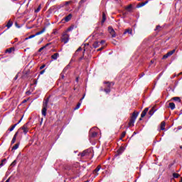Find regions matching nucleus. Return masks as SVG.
Segmentation results:
<instances>
[{
    "instance_id": "f257e3e1",
    "label": "nucleus",
    "mask_w": 182,
    "mask_h": 182,
    "mask_svg": "<svg viewBox=\"0 0 182 182\" xmlns=\"http://www.w3.org/2000/svg\"><path fill=\"white\" fill-rule=\"evenodd\" d=\"M49 102V99L46 100L43 103V108L41 113L44 117H46V112H48V103Z\"/></svg>"
},
{
    "instance_id": "f03ea898",
    "label": "nucleus",
    "mask_w": 182,
    "mask_h": 182,
    "mask_svg": "<svg viewBox=\"0 0 182 182\" xmlns=\"http://www.w3.org/2000/svg\"><path fill=\"white\" fill-rule=\"evenodd\" d=\"M92 153H93V149H88L83 151L82 153H80V156H81V157H89L92 156Z\"/></svg>"
},
{
    "instance_id": "7ed1b4c3",
    "label": "nucleus",
    "mask_w": 182,
    "mask_h": 182,
    "mask_svg": "<svg viewBox=\"0 0 182 182\" xmlns=\"http://www.w3.org/2000/svg\"><path fill=\"white\" fill-rule=\"evenodd\" d=\"M69 39H70L69 34H68V33L66 31H64L62 34L61 41L63 43L66 44V43H68V42H69Z\"/></svg>"
},
{
    "instance_id": "20e7f679",
    "label": "nucleus",
    "mask_w": 182,
    "mask_h": 182,
    "mask_svg": "<svg viewBox=\"0 0 182 182\" xmlns=\"http://www.w3.org/2000/svg\"><path fill=\"white\" fill-rule=\"evenodd\" d=\"M46 31V27L43 28V29L33 35H31L28 37V39H32V38H35V36H38L39 35H42Z\"/></svg>"
},
{
    "instance_id": "39448f33",
    "label": "nucleus",
    "mask_w": 182,
    "mask_h": 182,
    "mask_svg": "<svg viewBox=\"0 0 182 182\" xmlns=\"http://www.w3.org/2000/svg\"><path fill=\"white\" fill-rule=\"evenodd\" d=\"M176 52V50H172L168 52L166 55L163 56V59H167V58H170L172 55H173Z\"/></svg>"
},
{
    "instance_id": "423d86ee",
    "label": "nucleus",
    "mask_w": 182,
    "mask_h": 182,
    "mask_svg": "<svg viewBox=\"0 0 182 182\" xmlns=\"http://www.w3.org/2000/svg\"><path fill=\"white\" fill-rule=\"evenodd\" d=\"M108 31L109 32L112 38H116V32H114V29H113V28L109 27Z\"/></svg>"
},
{
    "instance_id": "0eeeda50",
    "label": "nucleus",
    "mask_w": 182,
    "mask_h": 182,
    "mask_svg": "<svg viewBox=\"0 0 182 182\" xmlns=\"http://www.w3.org/2000/svg\"><path fill=\"white\" fill-rule=\"evenodd\" d=\"M147 112H149V107L145 108L141 114V118H139V120H142L143 117H144L147 114Z\"/></svg>"
},
{
    "instance_id": "6e6552de",
    "label": "nucleus",
    "mask_w": 182,
    "mask_h": 182,
    "mask_svg": "<svg viewBox=\"0 0 182 182\" xmlns=\"http://www.w3.org/2000/svg\"><path fill=\"white\" fill-rule=\"evenodd\" d=\"M72 19V14H68L67 16H65L64 18L62 19V22L65 23V22H69Z\"/></svg>"
},
{
    "instance_id": "1a4fd4ad",
    "label": "nucleus",
    "mask_w": 182,
    "mask_h": 182,
    "mask_svg": "<svg viewBox=\"0 0 182 182\" xmlns=\"http://www.w3.org/2000/svg\"><path fill=\"white\" fill-rule=\"evenodd\" d=\"M21 129L23 130L24 134H26L28 132H29V129H28V123L25 124Z\"/></svg>"
},
{
    "instance_id": "9d476101",
    "label": "nucleus",
    "mask_w": 182,
    "mask_h": 182,
    "mask_svg": "<svg viewBox=\"0 0 182 182\" xmlns=\"http://www.w3.org/2000/svg\"><path fill=\"white\" fill-rule=\"evenodd\" d=\"M102 168V166H100V165H99L98 166H97V168L94 170L93 171V174H95V177L99 176V171H100V169Z\"/></svg>"
},
{
    "instance_id": "9b49d317",
    "label": "nucleus",
    "mask_w": 182,
    "mask_h": 182,
    "mask_svg": "<svg viewBox=\"0 0 182 182\" xmlns=\"http://www.w3.org/2000/svg\"><path fill=\"white\" fill-rule=\"evenodd\" d=\"M90 139H93L97 136V132H92V130L90 131Z\"/></svg>"
},
{
    "instance_id": "f8f14e48",
    "label": "nucleus",
    "mask_w": 182,
    "mask_h": 182,
    "mask_svg": "<svg viewBox=\"0 0 182 182\" xmlns=\"http://www.w3.org/2000/svg\"><path fill=\"white\" fill-rule=\"evenodd\" d=\"M137 116H139V112H133L131 117V119L136 120L137 119Z\"/></svg>"
},
{
    "instance_id": "ddd939ff",
    "label": "nucleus",
    "mask_w": 182,
    "mask_h": 182,
    "mask_svg": "<svg viewBox=\"0 0 182 182\" xmlns=\"http://www.w3.org/2000/svg\"><path fill=\"white\" fill-rule=\"evenodd\" d=\"M18 133H19L18 132H16L15 133V134H14V137H13V139H12V140H11V144H14L15 142L16 141V137H18Z\"/></svg>"
},
{
    "instance_id": "4468645a",
    "label": "nucleus",
    "mask_w": 182,
    "mask_h": 182,
    "mask_svg": "<svg viewBox=\"0 0 182 182\" xmlns=\"http://www.w3.org/2000/svg\"><path fill=\"white\" fill-rule=\"evenodd\" d=\"M171 100H173V102H177L178 103H181V98H180V97H172Z\"/></svg>"
},
{
    "instance_id": "2eb2a0df",
    "label": "nucleus",
    "mask_w": 182,
    "mask_h": 182,
    "mask_svg": "<svg viewBox=\"0 0 182 182\" xmlns=\"http://www.w3.org/2000/svg\"><path fill=\"white\" fill-rule=\"evenodd\" d=\"M58 58H59L58 53H55L53 55H51V59H53V60H56V59H58Z\"/></svg>"
},
{
    "instance_id": "dca6fc26",
    "label": "nucleus",
    "mask_w": 182,
    "mask_h": 182,
    "mask_svg": "<svg viewBox=\"0 0 182 182\" xmlns=\"http://www.w3.org/2000/svg\"><path fill=\"white\" fill-rule=\"evenodd\" d=\"M106 22V14L105 12L102 13V19L101 21V25H103Z\"/></svg>"
},
{
    "instance_id": "f3484780",
    "label": "nucleus",
    "mask_w": 182,
    "mask_h": 182,
    "mask_svg": "<svg viewBox=\"0 0 182 182\" xmlns=\"http://www.w3.org/2000/svg\"><path fill=\"white\" fill-rule=\"evenodd\" d=\"M146 4H149V0H146L145 2L138 4L137 8H141V6H144V5H146Z\"/></svg>"
},
{
    "instance_id": "a211bd4d",
    "label": "nucleus",
    "mask_w": 182,
    "mask_h": 182,
    "mask_svg": "<svg viewBox=\"0 0 182 182\" xmlns=\"http://www.w3.org/2000/svg\"><path fill=\"white\" fill-rule=\"evenodd\" d=\"M109 88H105L104 89V92H105V93H110V88L112 87V84H109V86H108Z\"/></svg>"
},
{
    "instance_id": "6ab92c4d",
    "label": "nucleus",
    "mask_w": 182,
    "mask_h": 182,
    "mask_svg": "<svg viewBox=\"0 0 182 182\" xmlns=\"http://www.w3.org/2000/svg\"><path fill=\"white\" fill-rule=\"evenodd\" d=\"M169 107L171 110H174V109H176V104H174V102H170Z\"/></svg>"
},
{
    "instance_id": "aec40b11",
    "label": "nucleus",
    "mask_w": 182,
    "mask_h": 182,
    "mask_svg": "<svg viewBox=\"0 0 182 182\" xmlns=\"http://www.w3.org/2000/svg\"><path fill=\"white\" fill-rule=\"evenodd\" d=\"M126 33H129V35H132V33H133V30H132V29H127V30H125V31L124 32V35H126Z\"/></svg>"
},
{
    "instance_id": "412c9836",
    "label": "nucleus",
    "mask_w": 182,
    "mask_h": 182,
    "mask_svg": "<svg viewBox=\"0 0 182 182\" xmlns=\"http://www.w3.org/2000/svg\"><path fill=\"white\" fill-rule=\"evenodd\" d=\"M74 29L75 26H71L65 31V32L68 33V32H72V31H73Z\"/></svg>"
},
{
    "instance_id": "4be33fe9",
    "label": "nucleus",
    "mask_w": 182,
    "mask_h": 182,
    "mask_svg": "<svg viewBox=\"0 0 182 182\" xmlns=\"http://www.w3.org/2000/svg\"><path fill=\"white\" fill-rule=\"evenodd\" d=\"M161 130H166V122H162L161 123Z\"/></svg>"
},
{
    "instance_id": "5701e85b",
    "label": "nucleus",
    "mask_w": 182,
    "mask_h": 182,
    "mask_svg": "<svg viewBox=\"0 0 182 182\" xmlns=\"http://www.w3.org/2000/svg\"><path fill=\"white\" fill-rule=\"evenodd\" d=\"M100 45V43H99V41H95L93 43L92 46H93V48H95L96 49V48H99Z\"/></svg>"
},
{
    "instance_id": "b1692460",
    "label": "nucleus",
    "mask_w": 182,
    "mask_h": 182,
    "mask_svg": "<svg viewBox=\"0 0 182 182\" xmlns=\"http://www.w3.org/2000/svg\"><path fill=\"white\" fill-rule=\"evenodd\" d=\"M155 112H156V109H154V107H152L149 112V114H150V116H153Z\"/></svg>"
},
{
    "instance_id": "393cba45",
    "label": "nucleus",
    "mask_w": 182,
    "mask_h": 182,
    "mask_svg": "<svg viewBox=\"0 0 182 182\" xmlns=\"http://www.w3.org/2000/svg\"><path fill=\"white\" fill-rule=\"evenodd\" d=\"M12 25H14V23L11 21H9V22L7 23L6 26V28H8V29H9V28H11V26H12Z\"/></svg>"
},
{
    "instance_id": "a878e982",
    "label": "nucleus",
    "mask_w": 182,
    "mask_h": 182,
    "mask_svg": "<svg viewBox=\"0 0 182 182\" xmlns=\"http://www.w3.org/2000/svg\"><path fill=\"white\" fill-rule=\"evenodd\" d=\"M134 122H136V120L131 119L129 122V127H131V126H134Z\"/></svg>"
},
{
    "instance_id": "bb28decb",
    "label": "nucleus",
    "mask_w": 182,
    "mask_h": 182,
    "mask_svg": "<svg viewBox=\"0 0 182 182\" xmlns=\"http://www.w3.org/2000/svg\"><path fill=\"white\" fill-rule=\"evenodd\" d=\"M124 150H125L124 146H121L119 148V149L118 150L119 154H122L123 153V151H124Z\"/></svg>"
},
{
    "instance_id": "cd10ccee",
    "label": "nucleus",
    "mask_w": 182,
    "mask_h": 182,
    "mask_svg": "<svg viewBox=\"0 0 182 182\" xmlns=\"http://www.w3.org/2000/svg\"><path fill=\"white\" fill-rule=\"evenodd\" d=\"M19 148V144H16L11 149V151H14V150H17V149Z\"/></svg>"
},
{
    "instance_id": "c85d7f7f",
    "label": "nucleus",
    "mask_w": 182,
    "mask_h": 182,
    "mask_svg": "<svg viewBox=\"0 0 182 182\" xmlns=\"http://www.w3.org/2000/svg\"><path fill=\"white\" fill-rule=\"evenodd\" d=\"M18 126V124H15L10 129H9V132H14V129Z\"/></svg>"
},
{
    "instance_id": "c756f323",
    "label": "nucleus",
    "mask_w": 182,
    "mask_h": 182,
    "mask_svg": "<svg viewBox=\"0 0 182 182\" xmlns=\"http://www.w3.org/2000/svg\"><path fill=\"white\" fill-rule=\"evenodd\" d=\"M74 2H75V0H70V1H65V5H69L70 4H74Z\"/></svg>"
},
{
    "instance_id": "7c9ffc66",
    "label": "nucleus",
    "mask_w": 182,
    "mask_h": 182,
    "mask_svg": "<svg viewBox=\"0 0 182 182\" xmlns=\"http://www.w3.org/2000/svg\"><path fill=\"white\" fill-rule=\"evenodd\" d=\"M81 105H82V102H78L76 107L74 108V110H77V109L80 107Z\"/></svg>"
},
{
    "instance_id": "2f4dec72",
    "label": "nucleus",
    "mask_w": 182,
    "mask_h": 182,
    "mask_svg": "<svg viewBox=\"0 0 182 182\" xmlns=\"http://www.w3.org/2000/svg\"><path fill=\"white\" fill-rule=\"evenodd\" d=\"M173 178H178V177H180V174H178L177 173H173Z\"/></svg>"
},
{
    "instance_id": "473e14b6",
    "label": "nucleus",
    "mask_w": 182,
    "mask_h": 182,
    "mask_svg": "<svg viewBox=\"0 0 182 182\" xmlns=\"http://www.w3.org/2000/svg\"><path fill=\"white\" fill-rule=\"evenodd\" d=\"M41 8H42V6L39 5L38 7L37 8V9L35 10L36 14H38V12H39V11H41Z\"/></svg>"
},
{
    "instance_id": "72a5a7b5",
    "label": "nucleus",
    "mask_w": 182,
    "mask_h": 182,
    "mask_svg": "<svg viewBox=\"0 0 182 182\" xmlns=\"http://www.w3.org/2000/svg\"><path fill=\"white\" fill-rule=\"evenodd\" d=\"M6 163V159H3L1 161V163L0 164V167H2L4 164H5Z\"/></svg>"
},
{
    "instance_id": "f704fd0d",
    "label": "nucleus",
    "mask_w": 182,
    "mask_h": 182,
    "mask_svg": "<svg viewBox=\"0 0 182 182\" xmlns=\"http://www.w3.org/2000/svg\"><path fill=\"white\" fill-rule=\"evenodd\" d=\"M12 50H14V48H9L6 50L8 53H12Z\"/></svg>"
},
{
    "instance_id": "c9c22d12",
    "label": "nucleus",
    "mask_w": 182,
    "mask_h": 182,
    "mask_svg": "<svg viewBox=\"0 0 182 182\" xmlns=\"http://www.w3.org/2000/svg\"><path fill=\"white\" fill-rule=\"evenodd\" d=\"M180 75H182V73H180L179 74H174L171 79H174V77H177V76H180Z\"/></svg>"
},
{
    "instance_id": "e433bc0d",
    "label": "nucleus",
    "mask_w": 182,
    "mask_h": 182,
    "mask_svg": "<svg viewBox=\"0 0 182 182\" xmlns=\"http://www.w3.org/2000/svg\"><path fill=\"white\" fill-rule=\"evenodd\" d=\"M126 9H127V11H130V9H132V4L127 6V8H126Z\"/></svg>"
},
{
    "instance_id": "4c0bfd02",
    "label": "nucleus",
    "mask_w": 182,
    "mask_h": 182,
    "mask_svg": "<svg viewBox=\"0 0 182 182\" xmlns=\"http://www.w3.org/2000/svg\"><path fill=\"white\" fill-rule=\"evenodd\" d=\"M160 29H161V26H157L155 28V31H160Z\"/></svg>"
},
{
    "instance_id": "58836bf2",
    "label": "nucleus",
    "mask_w": 182,
    "mask_h": 182,
    "mask_svg": "<svg viewBox=\"0 0 182 182\" xmlns=\"http://www.w3.org/2000/svg\"><path fill=\"white\" fill-rule=\"evenodd\" d=\"M85 2H86V0H80V1L79 2V5H82V4H85Z\"/></svg>"
},
{
    "instance_id": "ea45409f",
    "label": "nucleus",
    "mask_w": 182,
    "mask_h": 182,
    "mask_svg": "<svg viewBox=\"0 0 182 182\" xmlns=\"http://www.w3.org/2000/svg\"><path fill=\"white\" fill-rule=\"evenodd\" d=\"M45 48H46V46H43V47H41L40 49H38V52L43 51V49H45Z\"/></svg>"
},
{
    "instance_id": "a19ab883",
    "label": "nucleus",
    "mask_w": 182,
    "mask_h": 182,
    "mask_svg": "<svg viewBox=\"0 0 182 182\" xmlns=\"http://www.w3.org/2000/svg\"><path fill=\"white\" fill-rule=\"evenodd\" d=\"M126 136V132H123L122 133V139H123V137H124Z\"/></svg>"
},
{
    "instance_id": "79ce46f5",
    "label": "nucleus",
    "mask_w": 182,
    "mask_h": 182,
    "mask_svg": "<svg viewBox=\"0 0 182 182\" xmlns=\"http://www.w3.org/2000/svg\"><path fill=\"white\" fill-rule=\"evenodd\" d=\"M53 33L54 35H58V30H56V29L53 30Z\"/></svg>"
},
{
    "instance_id": "37998d69",
    "label": "nucleus",
    "mask_w": 182,
    "mask_h": 182,
    "mask_svg": "<svg viewBox=\"0 0 182 182\" xmlns=\"http://www.w3.org/2000/svg\"><path fill=\"white\" fill-rule=\"evenodd\" d=\"M82 50V48L79 47L78 49L76 50L75 53H77V52H80Z\"/></svg>"
},
{
    "instance_id": "c03bdc74",
    "label": "nucleus",
    "mask_w": 182,
    "mask_h": 182,
    "mask_svg": "<svg viewBox=\"0 0 182 182\" xmlns=\"http://www.w3.org/2000/svg\"><path fill=\"white\" fill-rule=\"evenodd\" d=\"M16 161H14L11 164V166H16Z\"/></svg>"
},
{
    "instance_id": "a18cd8bd",
    "label": "nucleus",
    "mask_w": 182,
    "mask_h": 182,
    "mask_svg": "<svg viewBox=\"0 0 182 182\" xmlns=\"http://www.w3.org/2000/svg\"><path fill=\"white\" fill-rule=\"evenodd\" d=\"M45 66H46V65H43L40 67L41 70H42V69H43L45 68Z\"/></svg>"
},
{
    "instance_id": "49530a36",
    "label": "nucleus",
    "mask_w": 182,
    "mask_h": 182,
    "mask_svg": "<svg viewBox=\"0 0 182 182\" xmlns=\"http://www.w3.org/2000/svg\"><path fill=\"white\" fill-rule=\"evenodd\" d=\"M60 77L61 79H65V75H63V73L60 74Z\"/></svg>"
},
{
    "instance_id": "de8ad7c7",
    "label": "nucleus",
    "mask_w": 182,
    "mask_h": 182,
    "mask_svg": "<svg viewBox=\"0 0 182 182\" xmlns=\"http://www.w3.org/2000/svg\"><path fill=\"white\" fill-rule=\"evenodd\" d=\"M22 119H23V117H21V119H20V120L16 124H19V123H21V122H22Z\"/></svg>"
},
{
    "instance_id": "09e8293b",
    "label": "nucleus",
    "mask_w": 182,
    "mask_h": 182,
    "mask_svg": "<svg viewBox=\"0 0 182 182\" xmlns=\"http://www.w3.org/2000/svg\"><path fill=\"white\" fill-rule=\"evenodd\" d=\"M107 83V87L106 88L107 89H109V85H112V83H109V82H106Z\"/></svg>"
},
{
    "instance_id": "8fccbe9b",
    "label": "nucleus",
    "mask_w": 182,
    "mask_h": 182,
    "mask_svg": "<svg viewBox=\"0 0 182 182\" xmlns=\"http://www.w3.org/2000/svg\"><path fill=\"white\" fill-rule=\"evenodd\" d=\"M45 73V70L40 72V75H43Z\"/></svg>"
},
{
    "instance_id": "3c124183",
    "label": "nucleus",
    "mask_w": 182,
    "mask_h": 182,
    "mask_svg": "<svg viewBox=\"0 0 182 182\" xmlns=\"http://www.w3.org/2000/svg\"><path fill=\"white\" fill-rule=\"evenodd\" d=\"M100 50H103V47H101L100 48L97 49V52H100Z\"/></svg>"
},
{
    "instance_id": "603ef678",
    "label": "nucleus",
    "mask_w": 182,
    "mask_h": 182,
    "mask_svg": "<svg viewBox=\"0 0 182 182\" xmlns=\"http://www.w3.org/2000/svg\"><path fill=\"white\" fill-rule=\"evenodd\" d=\"M16 79H18V75H16L14 77V80H16Z\"/></svg>"
},
{
    "instance_id": "864d4df0",
    "label": "nucleus",
    "mask_w": 182,
    "mask_h": 182,
    "mask_svg": "<svg viewBox=\"0 0 182 182\" xmlns=\"http://www.w3.org/2000/svg\"><path fill=\"white\" fill-rule=\"evenodd\" d=\"M100 43H105V41H101V42L100 43Z\"/></svg>"
},
{
    "instance_id": "5fc2aeb1",
    "label": "nucleus",
    "mask_w": 182,
    "mask_h": 182,
    "mask_svg": "<svg viewBox=\"0 0 182 182\" xmlns=\"http://www.w3.org/2000/svg\"><path fill=\"white\" fill-rule=\"evenodd\" d=\"M49 45H50V43H47L46 46H46V48H47V46H49Z\"/></svg>"
},
{
    "instance_id": "6e6d98bb",
    "label": "nucleus",
    "mask_w": 182,
    "mask_h": 182,
    "mask_svg": "<svg viewBox=\"0 0 182 182\" xmlns=\"http://www.w3.org/2000/svg\"><path fill=\"white\" fill-rule=\"evenodd\" d=\"M85 99V96H83L81 99H80V102H82V100Z\"/></svg>"
},
{
    "instance_id": "4d7b16f0",
    "label": "nucleus",
    "mask_w": 182,
    "mask_h": 182,
    "mask_svg": "<svg viewBox=\"0 0 182 182\" xmlns=\"http://www.w3.org/2000/svg\"><path fill=\"white\" fill-rule=\"evenodd\" d=\"M79 81V77H77L76 78V82H78Z\"/></svg>"
},
{
    "instance_id": "13d9d810",
    "label": "nucleus",
    "mask_w": 182,
    "mask_h": 182,
    "mask_svg": "<svg viewBox=\"0 0 182 182\" xmlns=\"http://www.w3.org/2000/svg\"><path fill=\"white\" fill-rule=\"evenodd\" d=\"M133 134H134V135L137 134V132H134L133 133Z\"/></svg>"
},
{
    "instance_id": "bf43d9fd",
    "label": "nucleus",
    "mask_w": 182,
    "mask_h": 182,
    "mask_svg": "<svg viewBox=\"0 0 182 182\" xmlns=\"http://www.w3.org/2000/svg\"><path fill=\"white\" fill-rule=\"evenodd\" d=\"M26 100H24L23 101V103H26Z\"/></svg>"
},
{
    "instance_id": "052dcab7",
    "label": "nucleus",
    "mask_w": 182,
    "mask_h": 182,
    "mask_svg": "<svg viewBox=\"0 0 182 182\" xmlns=\"http://www.w3.org/2000/svg\"><path fill=\"white\" fill-rule=\"evenodd\" d=\"M28 39H30V38H28V37H27L25 38V41H28Z\"/></svg>"
},
{
    "instance_id": "680f3d73",
    "label": "nucleus",
    "mask_w": 182,
    "mask_h": 182,
    "mask_svg": "<svg viewBox=\"0 0 182 182\" xmlns=\"http://www.w3.org/2000/svg\"><path fill=\"white\" fill-rule=\"evenodd\" d=\"M115 1H116V2H118V3H119L120 0H115Z\"/></svg>"
},
{
    "instance_id": "e2e57ef3",
    "label": "nucleus",
    "mask_w": 182,
    "mask_h": 182,
    "mask_svg": "<svg viewBox=\"0 0 182 182\" xmlns=\"http://www.w3.org/2000/svg\"><path fill=\"white\" fill-rule=\"evenodd\" d=\"M6 182H9V179H7V180L6 181Z\"/></svg>"
},
{
    "instance_id": "0e129e2a",
    "label": "nucleus",
    "mask_w": 182,
    "mask_h": 182,
    "mask_svg": "<svg viewBox=\"0 0 182 182\" xmlns=\"http://www.w3.org/2000/svg\"><path fill=\"white\" fill-rule=\"evenodd\" d=\"M28 29H32V27H28Z\"/></svg>"
},
{
    "instance_id": "69168bd1",
    "label": "nucleus",
    "mask_w": 182,
    "mask_h": 182,
    "mask_svg": "<svg viewBox=\"0 0 182 182\" xmlns=\"http://www.w3.org/2000/svg\"><path fill=\"white\" fill-rule=\"evenodd\" d=\"M179 182H182V177L181 178V181Z\"/></svg>"
},
{
    "instance_id": "338daca9",
    "label": "nucleus",
    "mask_w": 182,
    "mask_h": 182,
    "mask_svg": "<svg viewBox=\"0 0 182 182\" xmlns=\"http://www.w3.org/2000/svg\"><path fill=\"white\" fill-rule=\"evenodd\" d=\"M170 166V167H171L172 166H173V164H171V165H169Z\"/></svg>"
},
{
    "instance_id": "774afa93",
    "label": "nucleus",
    "mask_w": 182,
    "mask_h": 182,
    "mask_svg": "<svg viewBox=\"0 0 182 182\" xmlns=\"http://www.w3.org/2000/svg\"><path fill=\"white\" fill-rule=\"evenodd\" d=\"M86 45L87 46V45H89V44L87 43V44H85V46H86Z\"/></svg>"
}]
</instances>
